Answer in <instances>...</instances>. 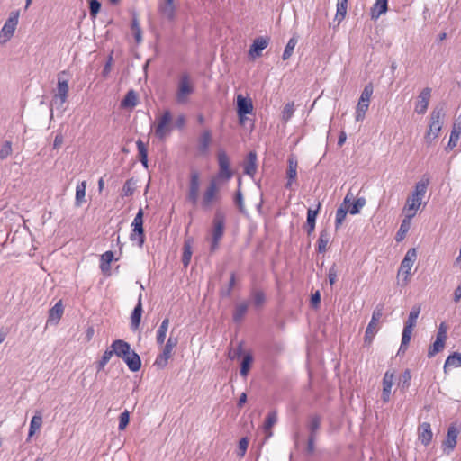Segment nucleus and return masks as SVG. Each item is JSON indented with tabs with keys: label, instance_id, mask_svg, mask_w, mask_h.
Masks as SVG:
<instances>
[{
	"label": "nucleus",
	"instance_id": "obj_1",
	"mask_svg": "<svg viewBox=\"0 0 461 461\" xmlns=\"http://www.w3.org/2000/svg\"><path fill=\"white\" fill-rule=\"evenodd\" d=\"M429 184V178H422L416 183L414 191L411 195L407 198L406 204L403 211L407 213L416 214L417 210L421 205L422 198L424 197L428 185Z\"/></svg>",
	"mask_w": 461,
	"mask_h": 461
},
{
	"label": "nucleus",
	"instance_id": "obj_2",
	"mask_svg": "<svg viewBox=\"0 0 461 461\" xmlns=\"http://www.w3.org/2000/svg\"><path fill=\"white\" fill-rule=\"evenodd\" d=\"M445 117V112L443 107H435L429 118V129L425 134V140L428 144H430L432 140L437 139L442 130L443 120Z\"/></svg>",
	"mask_w": 461,
	"mask_h": 461
},
{
	"label": "nucleus",
	"instance_id": "obj_3",
	"mask_svg": "<svg viewBox=\"0 0 461 461\" xmlns=\"http://www.w3.org/2000/svg\"><path fill=\"white\" fill-rule=\"evenodd\" d=\"M64 75L66 71L60 72L58 76L57 88L51 101V106H56L58 109H62L68 99V80L62 77Z\"/></svg>",
	"mask_w": 461,
	"mask_h": 461
},
{
	"label": "nucleus",
	"instance_id": "obj_4",
	"mask_svg": "<svg viewBox=\"0 0 461 461\" xmlns=\"http://www.w3.org/2000/svg\"><path fill=\"white\" fill-rule=\"evenodd\" d=\"M225 214L223 212L217 210L213 218V230L211 242V251L213 252L219 248V243L224 234Z\"/></svg>",
	"mask_w": 461,
	"mask_h": 461
},
{
	"label": "nucleus",
	"instance_id": "obj_5",
	"mask_svg": "<svg viewBox=\"0 0 461 461\" xmlns=\"http://www.w3.org/2000/svg\"><path fill=\"white\" fill-rule=\"evenodd\" d=\"M373 91L374 87L372 83H368L365 86L356 108L357 122L364 120L366 113L368 110L370 104V98L373 95Z\"/></svg>",
	"mask_w": 461,
	"mask_h": 461
},
{
	"label": "nucleus",
	"instance_id": "obj_6",
	"mask_svg": "<svg viewBox=\"0 0 461 461\" xmlns=\"http://www.w3.org/2000/svg\"><path fill=\"white\" fill-rule=\"evenodd\" d=\"M131 232L130 240L136 241L140 248H142L145 241V233L143 229V210L140 208L131 223Z\"/></svg>",
	"mask_w": 461,
	"mask_h": 461
},
{
	"label": "nucleus",
	"instance_id": "obj_7",
	"mask_svg": "<svg viewBox=\"0 0 461 461\" xmlns=\"http://www.w3.org/2000/svg\"><path fill=\"white\" fill-rule=\"evenodd\" d=\"M177 343V337L170 335L163 348L162 352L156 357L154 366H158V368L166 367L168 363V359L172 357L173 349L175 347H176Z\"/></svg>",
	"mask_w": 461,
	"mask_h": 461
},
{
	"label": "nucleus",
	"instance_id": "obj_8",
	"mask_svg": "<svg viewBox=\"0 0 461 461\" xmlns=\"http://www.w3.org/2000/svg\"><path fill=\"white\" fill-rule=\"evenodd\" d=\"M172 113L169 110L163 112L162 115L158 119L155 128V135L159 140H164L172 131Z\"/></svg>",
	"mask_w": 461,
	"mask_h": 461
},
{
	"label": "nucleus",
	"instance_id": "obj_9",
	"mask_svg": "<svg viewBox=\"0 0 461 461\" xmlns=\"http://www.w3.org/2000/svg\"><path fill=\"white\" fill-rule=\"evenodd\" d=\"M447 327L446 322H441L438 328L436 340L428 350V357L429 358L433 357L436 354L443 350L445 347V341L447 339Z\"/></svg>",
	"mask_w": 461,
	"mask_h": 461
},
{
	"label": "nucleus",
	"instance_id": "obj_10",
	"mask_svg": "<svg viewBox=\"0 0 461 461\" xmlns=\"http://www.w3.org/2000/svg\"><path fill=\"white\" fill-rule=\"evenodd\" d=\"M417 259V250L415 248H411L406 252L402 261L401 262V266L398 271V276H404V283L406 284L409 281V277L411 275V269Z\"/></svg>",
	"mask_w": 461,
	"mask_h": 461
},
{
	"label": "nucleus",
	"instance_id": "obj_11",
	"mask_svg": "<svg viewBox=\"0 0 461 461\" xmlns=\"http://www.w3.org/2000/svg\"><path fill=\"white\" fill-rule=\"evenodd\" d=\"M194 93V86L190 83V77L187 74H183L178 83L176 92V101L178 104H185L189 95Z\"/></svg>",
	"mask_w": 461,
	"mask_h": 461
},
{
	"label": "nucleus",
	"instance_id": "obj_12",
	"mask_svg": "<svg viewBox=\"0 0 461 461\" xmlns=\"http://www.w3.org/2000/svg\"><path fill=\"white\" fill-rule=\"evenodd\" d=\"M219 171L217 174L218 179L230 180L233 173L230 169V159L227 153L224 150H220L217 154Z\"/></svg>",
	"mask_w": 461,
	"mask_h": 461
},
{
	"label": "nucleus",
	"instance_id": "obj_13",
	"mask_svg": "<svg viewBox=\"0 0 461 461\" xmlns=\"http://www.w3.org/2000/svg\"><path fill=\"white\" fill-rule=\"evenodd\" d=\"M460 433L459 428L456 426V424L452 423L448 429L447 433L445 440L443 441V447H444V453L447 455H449L453 450L455 449L456 443H457V438Z\"/></svg>",
	"mask_w": 461,
	"mask_h": 461
},
{
	"label": "nucleus",
	"instance_id": "obj_14",
	"mask_svg": "<svg viewBox=\"0 0 461 461\" xmlns=\"http://www.w3.org/2000/svg\"><path fill=\"white\" fill-rule=\"evenodd\" d=\"M18 18H19L18 12L11 13L9 18L6 20L4 26L2 27V30L0 32V37L4 38V40H3L4 42L10 40L11 37L14 35L15 28L18 24Z\"/></svg>",
	"mask_w": 461,
	"mask_h": 461
},
{
	"label": "nucleus",
	"instance_id": "obj_15",
	"mask_svg": "<svg viewBox=\"0 0 461 461\" xmlns=\"http://www.w3.org/2000/svg\"><path fill=\"white\" fill-rule=\"evenodd\" d=\"M354 194L351 191H348L346 196L344 197V200L340 206L336 211V218H335V229L338 230L342 222L344 221L348 210V204L351 203L354 201Z\"/></svg>",
	"mask_w": 461,
	"mask_h": 461
},
{
	"label": "nucleus",
	"instance_id": "obj_16",
	"mask_svg": "<svg viewBox=\"0 0 461 461\" xmlns=\"http://www.w3.org/2000/svg\"><path fill=\"white\" fill-rule=\"evenodd\" d=\"M253 111L252 101L245 98L242 95L237 96V113L240 124L245 123V115L251 113Z\"/></svg>",
	"mask_w": 461,
	"mask_h": 461
},
{
	"label": "nucleus",
	"instance_id": "obj_17",
	"mask_svg": "<svg viewBox=\"0 0 461 461\" xmlns=\"http://www.w3.org/2000/svg\"><path fill=\"white\" fill-rule=\"evenodd\" d=\"M218 185L216 183V179H212L207 186L206 190L203 193L202 199V207L204 209H209L212 206L213 200L216 197L218 193Z\"/></svg>",
	"mask_w": 461,
	"mask_h": 461
},
{
	"label": "nucleus",
	"instance_id": "obj_18",
	"mask_svg": "<svg viewBox=\"0 0 461 461\" xmlns=\"http://www.w3.org/2000/svg\"><path fill=\"white\" fill-rule=\"evenodd\" d=\"M431 97V88L425 87L420 93L415 103V112L418 114H424L427 112L429 103Z\"/></svg>",
	"mask_w": 461,
	"mask_h": 461
},
{
	"label": "nucleus",
	"instance_id": "obj_19",
	"mask_svg": "<svg viewBox=\"0 0 461 461\" xmlns=\"http://www.w3.org/2000/svg\"><path fill=\"white\" fill-rule=\"evenodd\" d=\"M394 373L387 370L383 378V392L382 400L384 402H388L391 397V390L393 384Z\"/></svg>",
	"mask_w": 461,
	"mask_h": 461
},
{
	"label": "nucleus",
	"instance_id": "obj_20",
	"mask_svg": "<svg viewBox=\"0 0 461 461\" xmlns=\"http://www.w3.org/2000/svg\"><path fill=\"white\" fill-rule=\"evenodd\" d=\"M176 7L174 0H162L158 4V12L161 15L169 21H173L176 17Z\"/></svg>",
	"mask_w": 461,
	"mask_h": 461
},
{
	"label": "nucleus",
	"instance_id": "obj_21",
	"mask_svg": "<svg viewBox=\"0 0 461 461\" xmlns=\"http://www.w3.org/2000/svg\"><path fill=\"white\" fill-rule=\"evenodd\" d=\"M128 368L131 372H137L141 367V359L140 356L132 349L129 350L124 357H122Z\"/></svg>",
	"mask_w": 461,
	"mask_h": 461
},
{
	"label": "nucleus",
	"instance_id": "obj_22",
	"mask_svg": "<svg viewBox=\"0 0 461 461\" xmlns=\"http://www.w3.org/2000/svg\"><path fill=\"white\" fill-rule=\"evenodd\" d=\"M143 309H142V294H139L138 303L134 307L131 315V328L132 330H137L140 327L141 316H142Z\"/></svg>",
	"mask_w": 461,
	"mask_h": 461
},
{
	"label": "nucleus",
	"instance_id": "obj_23",
	"mask_svg": "<svg viewBox=\"0 0 461 461\" xmlns=\"http://www.w3.org/2000/svg\"><path fill=\"white\" fill-rule=\"evenodd\" d=\"M249 299L255 309H261L267 301L265 292L258 288L250 290Z\"/></svg>",
	"mask_w": 461,
	"mask_h": 461
},
{
	"label": "nucleus",
	"instance_id": "obj_24",
	"mask_svg": "<svg viewBox=\"0 0 461 461\" xmlns=\"http://www.w3.org/2000/svg\"><path fill=\"white\" fill-rule=\"evenodd\" d=\"M388 10V0H375L371 7L370 16L372 20H377L382 14Z\"/></svg>",
	"mask_w": 461,
	"mask_h": 461
},
{
	"label": "nucleus",
	"instance_id": "obj_25",
	"mask_svg": "<svg viewBox=\"0 0 461 461\" xmlns=\"http://www.w3.org/2000/svg\"><path fill=\"white\" fill-rule=\"evenodd\" d=\"M212 141V132L209 130L203 131L198 139V151L203 154L206 155L209 151V147Z\"/></svg>",
	"mask_w": 461,
	"mask_h": 461
},
{
	"label": "nucleus",
	"instance_id": "obj_26",
	"mask_svg": "<svg viewBox=\"0 0 461 461\" xmlns=\"http://www.w3.org/2000/svg\"><path fill=\"white\" fill-rule=\"evenodd\" d=\"M418 431L420 442L424 446H428L431 442L433 437L430 424L429 422H423L420 425Z\"/></svg>",
	"mask_w": 461,
	"mask_h": 461
},
{
	"label": "nucleus",
	"instance_id": "obj_27",
	"mask_svg": "<svg viewBox=\"0 0 461 461\" xmlns=\"http://www.w3.org/2000/svg\"><path fill=\"white\" fill-rule=\"evenodd\" d=\"M111 348H113V353L120 358L125 356L126 353H129V350H131V345L122 340V339H115L111 344Z\"/></svg>",
	"mask_w": 461,
	"mask_h": 461
},
{
	"label": "nucleus",
	"instance_id": "obj_28",
	"mask_svg": "<svg viewBox=\"0 0 461 461\" xmlns=\"http://www.w3.org/2000/svg\"><path fill=\"white\" fill-rule=\"evenodd\" d=\"M297 176V160L294 157L288 158V169H287V182L285 188H291L292 184L295 181Z\"/></svg>",
	"mask_w": 461,
	"mask_h": 461
},
{
	"label": "nucleus",
	"instance_id": "obj_29",
	"mask_svg": "<svg viewBox=\"0 0 461 461\" xmlns=\"http://www.w3.org/2000/svg\"><path fill=\"white\" fill-rule=\"evenodd\" d=\"M268 45L267 38L258 37L253 41V43L249 49V55L258 57L261 55V51L266 49Z\"/></svg>",
	"mask_w": 461,
	"mask_h": 461
},
{
	"label": "nucleus",
	"instance_id": "obj_30",
	"mask_svg": "<svg viewBox=\"0 0 461 461\" xmlns=\"http://www.w3.org/2000/svg\"><path fill=\"white\" fill-rule=\"evenodd\" d=\"M63 312L64 308L62 302H57L55 305L49 311L48 323L58 324L62 317Z\"/></svg>",
	"mask_w": 461,
	"mask_h": 461
},
{
	"label": "nucleus",
	"instance_id": "obj_31",
	"mask_svg": "<svg viewBox=\"0 0 461 461\" xmlns=\"http://www.w3.org/2000/svg\"><path fill=\"white\" fill-rule=\"evenodd\" d=\"M460 135L461 124L455 122L450 132L449 141L446 147L447 151L452 150L455 147H456L458 140L460 139Z\"/></svg>",
	"mask_w": 461,
	"mask_h": 461
},
{
	"label": "nucleus",
	"instance_id": "obj_32",
	"mask_svg": "<svg viewBox=\"0 0 461 461\" xmlns=\"http://www.w3.org/2000/svg\"><path fill=\"white\" fill-rule=\"evenodd\" d=\"M249 303V302L244 301L235 305L232 313V320L235 323H240L243 320L248 312Z\"/></svg>",
	"mask_w": 461,
	"mask_h": 461
},
{
	"label": "nucleus",
	"instance_id": "obj_33",
	"mask_svg": "<svg viewBox=\"0 0 461 461\" xmlns=\"http://www.w3.org/2000/svg\"><path fill=\"white\" fill-rule=\"evenodd\" d=\"M321 416L318 414L310 415L308 418L307 428L309 429V437L317 438V432L321 427Z\"/></svg>",
	"mask_w": 461,
	"mask_h": 461
},
{
	"label": "nucleus",
	"instance_id": "obj_34",
	"mask_svg": "<svg viewBox=\"0 0 461 461\" xmlns=\"http://www.w3.org/2000/svg\"><path fill=\"white\" fill-rule=\"evenodd\" d=\"M257 171V155L255 152H249L247 161L244 165V173L250 176H254Z\"/></svg>",
	"mask_w": 461,
	"mask_h": 461
},
{
	"label": "nucleus",
	"instance_id": "obj_35",
	"mask_svg": "<svg viewBox=\"0 0 461 461\" xmlns=\"http://www.w3.org/2000/svg\"><path fill=\"white\" fill-rule=\"evenodd\" d=\"M138 104V95L134 90H129L121 101L122 108H134Z\"/></svg>",
	"mask_w": 461,
	"mask_h": 461
},
{
	"label": "nucleus",
	"instance_id": "obj_36",
	"mask_svg": "<svg viewBox=\"0 0 461 461\" xmlns=\"http://www.w3.org/2000/svg\"><path fill=\"white\" fill-rule=\"evenodd\" d=\"M169 327V319L165 318L160 323L156 335V341L158 345L162 346L165 342L167 332Z\"/></svg>",
	"mask_w": 461,
	"mask_h": 461
},
{
	"label": "nucleus",
	"instance_id": "obj_37",
	"mask_svg": "<svg viewBox=\"0 0 461 461\" xmlns=\"http://www.w3.org/2000/svg\"><path fill=\"white\" fill-rule=\"evenodd\" d=\"M414 217L413 213H407L405 218L401 223L400 229L396 235V240L399 241L403 239L405 234L409 231L411 226V220Z\"/></svg>",
	"mask_w": 461,
	"mask_h": 461
},
{
	"label": "nucleus",
	"instance_id": "obj_38",
	"mask_svg": "<svg viewBox=\"0 0 461 461\" xmlns=\"http://www.w3.org/2000/svg\"><path fill=\"white\" fill-rule=\"evenodd\" d=\"M42 425V416L40 412H37L31 420L28 438H32L36 431H38Z\"/></svg>",
	"mask_w": 461,
	"mask_h": 461
},
{
	"label": "nucleus",
	"instance_id": "obj_39",
	"mask_svg": "<svg viewBox=\"0 0 461 461\" xmlns=\"http://www.w3.org/2000/svg\"><path fill=\"white\" fill-rule=\"evenodd\" d=\"M86 188V181H82V182L78 183L76 187L75 204L77 207L81 206L82 203H85Z\"/></svg>",
	"mask_w": 461,
	"mask_h": 461
},
{
	"label": "nucleus",
	"instance_id": "obj_40",
	"mask_svg": "<svg viewBox=\"0 0 461 461\" xmlns=\"http://www.w3.org/2000/svg\"><path fill=\"white\" fill-rule=\"evenodd\" d=\"M460 367L461 366V353L455 352L449 355L444 364V371L447 372L448 367Z\"/></svg>",
	"mask_w": 461,
	"mask_h": 461
},
{
	"label": "nucleus",
	"instance_id": "obj_41",
	"mask_svg": "<svg viewBox=\"0 0 461 461\" xmlns=\"http://www.w3.org/2000/svg\"><path fill=\"white\" fill-rule=\"evenodd\" d=\"M420 312V306L414 305L410 311L408 320L406 321L404 327L413 329L416 325L417 319L419 317Z\"/></svg>",
	"mask_w": 461,
	"mask_h": 461
},
{
	"label": "nucleus",
	"instance_id": "obj_42",
	"mask_svg": "<svg viewBox=\"0 0 461 461\" xmlns=\"http://www.w3.org/2000/svg\"><path fill=\"white\" fill-rule=\"evenodd\" d=\"M330 241V234L324 230L320 232L317 241V250L319 253H324L327 250V245Z\"/></svg>",
	"mask_w": 461,
	"mask_h": 461
},
{
	"label": "nucleus",
	"instance_id": "obj_43",
	"mask_svg": "<svg viewBox=\"0 0 461 461\" xmlns=\"http://www.w3.org/2000/svg\"><path fill=\"white\" fill-rule=\"evenodd\" d=\"M200 190V174L194 170L190 174V182L188 193H199Z\"/></svg>",
	"mask_w": 461,
	"mask_h": 461
},
{
	"label": "nucleus",
	"instance_id": "obj_44",
	"mask_svg": "<svg viewBox=\"0 0 461 461\" xmlns=\"http://www.w3.org/2000/svg\"><path fill=\"white\" fill-rule=\"evenodd\" d=\"M276 421H277V412L276 410H273L267 414V416L265 420V422H264V426H263L264 430L266 431V433L268 432L269 436L272 435V432L270 431V429L276 423Z\"/></svg>",
	"mask_w": 461,
	"mask_h": 461
},
{
	"label": "nucleus",
	"instance_id": "obj_45",
	"mask_svg": "<svg viewBox=\"0 0 461 461\" xmlns=\"http://www.w3.org/2000/svg\"><path fill=\"white\" fill-rule=\"evenodd\" d=\"M138 152H139V158L141 164L145 168H148V150L144 144V142L141 140H138L136 142Z\"/></svg>",
	"mask_w": 461,
	"mask_h": 461
},
{
	"label": "nucleus",
	"instance_id": "obj_46",
	"mask_svg": "<svg viewBox=\"0 0 461 461\" xmlns=\"http://www.w3.org/2000/svg\"><path fill=\"white\" fill-rule=\"evenodd\" d=\"M114 355L113 353V348H108L103 354L100 360L96 362V370L97 372H100L104 370V366L107 365L111 357Z\"/></svg>",
	"mask_w": 461,
	"mask_h": 461
},
{
	"label": "nucleus",
	"instance_id": "obj_47",
	"mask_svg": "<svg viewBox=\"0 0 461 461\" xmlns=\"http://www.w3.org/2000/svg\"><path fill=\"white\" fill-rule=\"evenodd\" d=\"M320 206L321 205L319 204L317 209H315V210L309 209L307 212V226H308L307 233L308 234H311L314 230L316 217H317L318 210H319Z\"/></svg>",
	"mask_w": 461,
	"mask_h": 461
},
{
	"label": "nucleus",
	"instance_id": "obj_48",
	"mask_svg": "<svg viewBox=\"0 0 461 461\" xmlns=\"http://www.w3.org/2000/svg\"><path fill=\"white\" fill-rule=\"evenodd\" d=\"M348 0H337L336 19L340 23L347 14Z\"/></svg>",
	"mask_w": 461,
	"mask_h": 461
},
{
	"label": "nucleus",
	"instance_id": "obj_49",
	"mask_svg": "<svg viewBox=\"0 0 461 461\" xmlns=\"http://www.w3.org/2000/svg\"><path fill=\"white\" fill-rule=\"evenodd\" d=\"M412 330L413 329L407 328V327L403 328L402 334V342H401L398 353L404 352L407 349L408 345L411 340Z\"/></svg>",
	"mask_w": 461,
	"mask_h": 461
},
{
	"label": "nucleus",
	"instance_id": "obj_50",
	"mask_svg": "<svg viewBox=\"0 0 461 461\" xmlns=\"http://www.w3.org/2000/svg\"><path fill=\"white\" fill-rule=\"evenodd\" d=\"M192 257V244L190 240H186L184 243L183 247V257H182V262L184 267H187L190 264Z\"/></svg>",
	"mask_w": 461,
	"mask_h": 461
},
{
	"label": "nucleus",
	"instance_id": "obj_51",
	"mask_svg": "<svg viewBox=\"0 0 461 461\" xmlns=\"http://www.w3.org/2000/svg\"><path fill=\"white\" fill-rule=\"evenodd\" d=\"M366 200L365 197H358L354 203L350 205L348 204V212L352 215L357 214L360 212L361 209L366 205Z\"/></svg>",
	"mask_w": 461,
	"mask_h": 461
},
{
	"label": "nucleus",
	"instance_id": "obj_52",
	"mask_svg": "<svg viewBox=\"0 0 461 461\" xmlns=\"http://www.w3.org/2000/svg\"><path fill=\"white\" fill-rule=\"evenodd\" d=\"M377 324L378 323L375 321H369L365 332V343L370 344L373 341V339L377 331Z\"/></svg>",
	"mask_w": 461,
	"mask_h": 461
},
{
	"label": "nucleus",
	"instance_id": "obj_53",
	"mask_svg": "<svg viewBox=\"0 0 461 461\" xmlns=\"http://www.w3.org/2000/svg\"><path fill=\"white\" fill-rule=\"evenodd\" d=\"M297 41H298V40H297V38L295 36L292 37L288 41V42H287V44H286V46L285 48V50L283 52V55H282V59L284 60L288 59L292 56V54L294 52V48H295V46L297 44Z\"/></svg>",
	"mask_w": 461,
	"mask_h": 461
},
{
	"label": "nucleus",
	"instance_id": "obj_54",
	"mask_svg": "<svg viewBox=\"0 0 461 461\" xmlns=\"http://www.w3.org/2000/svg\"><path fill=\"white\" fill-rule=\"evenodd\" d=\"M136 189V181L133 178L126 180L122 189V196H131Z\"/></svg>",
	"mask_w": 461,
	"mask_h": 461
},
{
	"label": "nucleus",
	"instance_id": "obj_55",
	"mask_svg": "<svg viewBox=\"0 0 461 461\" xmlns=\"http://www.w3.org/2000/svg\"><path fill=\"white\" fill-rule=\"evenodd\" d=\"M252 361L253 358L250 354H247L246 356H244L240 366L241 376L246 377L248 375Z\"/></svg>",
	"mask_w": 461,
	"mask_h": 461
},
{
	"label": "nucleus",
	"instance_id": "obj_56",
	"mask_svg": "<svg viewBox=\"0 0 461 461\" xmlns=\"http://www.w3.org/2000/svg\"><path fill=\"white\" fill-rule=\"evenodd\" d=\"M240 185H241V181H240V179H239L238 190L234 196V203L238 206L240 212H244L245 205H244V201H243V194L240 190Z\"/></svg>",
	"mask_w": 461,
	"mask_h": 461
},
{
	"label": "nucleus",
	"instance_id": "obj_57",
	"mask_svg": "<svg viewBox=\"0 0 461 461\" xmlns=\"http://www.w3.org/2000/svg\"><path fill=\"white\" fill-rule=\"evenodd\" d=\"M113 259V253L112 251H106L101 256V265L100 268L102 271H105L109 268L110 263Z\"/></svg>",
	"mask_w": 461,
	"mask_h": 461
},
{
	"label": "nucleus",
	"instance_id": "obj_58",
	"mask_svg": "<svg viewBox=\"0 0 461 461\" xmlns=\"http://www.w3.org/2000/svg\"><path fill=\"white\" fill-rule=\"evenodd\" d=\"M131 30L134 33V38L136 42L141 41V29L139 23V20L136 14L133 15L132 22H131Z\"/></svg>",
	"mask_w": 461,
	"mask_h": 461
},
{
	"label": "nucleus",
	"instance_id": "obj_59",
	"mask_svg": "<svg viewBox=\"0 0 461 461\" xmlns=\"http://www.w3.org/2000/svg\"><path fill=\"white\" fill-rule=\"evenodd\" d=\"M294 103H287L284 109H283V112H282V119L284 122H288L293 114H294Z\"/></svg>",
	"mask_w": 461,
	"mask_h": 461
},
{
	"label": "nucleus",
	"instance_id": "obj_60",
	"mask_svg": "<svg viewBox=\"0 0 461 461\" xmlns=\"http://www.w3.org/2000/svg\"><path fill=\"white\" fill-rule=\"evenodd\" d=\"M12 153V142L9 140L5 141L0 149V159L7 158Z\"/></svg>",
	"mask_w": 461,
	"mask_h": 461
},
{
	"label": "nucleus",
	"instance_id": "obj_61",
	"mask_svg": "<svg viewBox=\"0 0 461 461\" xmlns=\"http://www.w3.org/2000/svg\"><path fill=\"white\" fill-rule=\"evenodd\" d=\"M130 421V412L125 410L123 412H122L119 416V425L118 429L123 430L127 427Z\"/></svg>",
	"mask_w": 461,
	"mask_h": 461
},
{
	"label": "nucleus",
	"instance_id": "obj_62",
	"mask_svg": "<svg viewBox=\"0 0 461 461\" xmlns=\"http://www.w3.org/2000/svg\"><path fill=\"white\" fill-rule=\"evenodd\" d=\"M101 3L98 0L89 1V14L91 18L95 19L97 14L100 12Z\"/></svg>",
	"mask_w": 461,
	"mask_h": 461
},
{
	"label": "nucleus",
	"instance_id": "obj_63",
	"mask_svg": "<svg viewBox=\"0 0 461 461\" xmlns=\"http://www.w3.org/2000/svg\"><path fill=\"white\" fill-rule=\"evenodd\" d=\"M383 312H384V304H381V303L377 304L373 312L371 321L378 323L380 318L383 315Z\"/></svg>",
	"mask_w": 461,
	"mask_h": 461
},
{
	"label": "nucleus",
	"instance_id": "obj_64",
	"mask_svg": "<svg viewBox=\"0 0 461 461\" xmlns=\"http://www.w3.org/2000/svg\"><path fill=\"white\" fill-rule=\"evenodd\" d=\"M249 446V440L247 438H242L239 441V453L238 456L243 457Z\"/></svg>",
	"mask_w": 461,
	"mask_h": 461
}]
</instances>
